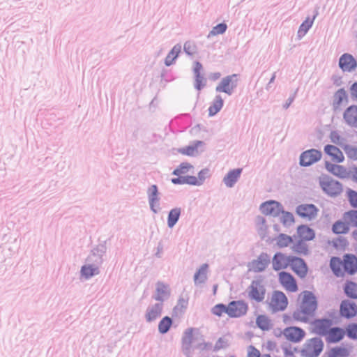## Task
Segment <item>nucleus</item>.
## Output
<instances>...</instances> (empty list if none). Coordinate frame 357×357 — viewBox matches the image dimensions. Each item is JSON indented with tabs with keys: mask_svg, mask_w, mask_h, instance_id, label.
<instances>
[{
	"mask_svg": "<svg viewBox=\"0 0 357 357\" xmlns=\"http://www.w3.org/2000/svg\"><path fill=\"white\" fill-rule=\"evenodd\" d=\"M318 307V301L314 294L310 291L303 292L300 309L293 312L292 318L297 321L309 322V317H313Z\"/></svg>",
	"mask_w": 357,
	"mask_h": 357,
	"instance_id": "obj_1",
	"label": "nucleus"
},
{
	"mask_svg": "<svg viewBox=\"0 0 357 357\" xmlns=\"http://www.w3.org/2000/svg\"><path fill=\"white\" fill-rule=\"evenodd\" d=\"M242 171V168H236L229 171L223 178V182L226 186L232 188L240 178Z\"/></svg>",
	"mask_w": 357,
	"mask_h": 357,
	"instance_id": "obj_30",
	"label": "nucleus"
},
{
	"mask_svg": "<svg viewBox=\"0 0 357 357\" xmlns=\"http://www.w3.org/2000/svg\"><path fill=\"white\" fill-rule=\"evenodd\" d=\"M146 192L150 209L154 213H158L160 209L159 204L160 198L158 185L155 184L151 185L148 188Z\"/></svg>",
	"mask_w": 357,
	"mask_h": 357,
	"instance_id": "obj_16",
	"label": "nucleus"
},
{
	"mask_svg": "<svg viewBox=\"0 0 357 357\" xmlns=\"http://www.w3.org/2000/svg\"><path fill=\"white\" fill-rule=\"evenodd\" d=\"M346 123L354 128H357V113H343Z\"/></svg>",
	"mask_w": 357,
	"mask_h": 357,
	"instance_id": "obj_59",
	"label": "nucleus"
},
{
	"mask_svg": "<svg viewBox=\"0 0 357 357\" xmlns=\"http://www.w3.org/2000/svg\"><path fill=\"white\" fill-rule=\"evenodd\" d=\"M197 328H187L182 336V349L184 354L187 357H190V352L191 349L192 343L193 342V331Z\"/></svg>",
	"mask_w": 357,
	"mask_h": 357,
	"instance_id": "obj_26",
	"label": "nucleus"
},
{
	"mask_svg": "<svg viewBox=\"0 0 357 357\" xmlns=\"http://www.w3.org/2000/svg\"><path fill=\"white\" fill-rule=\"evenodd\" d=\"M247 357H261L260 351L253 345L248 347Z\"/></svg>",
	"mask_w": 357,
	"mask_h": 357,
	"instance_id": "obj_64",
	"label": "nucleus"
},
{
	"mask_svg": "<svg viewBox=\"0 0 357 357\" xmlns=\"http://www.w3.org/2000/svg\"><path fill=\"white\" fill-rule=\"evenodd\" d=\"M210 169L208 168H204L201 169L197 174V177H196L197 183H195V186L202 185L206 178L210 177Z\"/></svg>",
	"mask_w": 357,
	"mask_h": 357,
	"instance_id": "obj_52",
	"label": "nucleus"
},
{
	"mask_svg": "<svg viewBox=\"0 0 357 357\" xmlns=\"http://www.w3.org/2000/svg\"><path fill=\"white\" fill-rule=\"evenodd\" d=\"M192 73L194 75V88L202 91L207 84V79L204 77V68L201 62L195 61L193 63Z\"/></svg>",
	"mask_w": 357,
	"mask_h": 357,
	"instance_id": "obj_9",
	"label": "nucleus"
},
{
	"mask_svg": "<svg viewBox=\"0 0 357 357\" xmlns=\"http://www.w3.org/2000/svg\"><path fill=\"white\" fill-rule=\"evenodd\" d=\"M205 143L203 141L195 140L192 142V144L186 146L183 148L178 149L177 151L188 156H195L196 153H198V147L199 146L204 145Z\"/></svg>",
	"mask_w": 357,
	"mask_h": 357,
	"instance_id": "obj_35",
	"label": "nucleus"
},
{
	"mask_svg": "<svg viewBox=\"0 0 357 357\" xmlns=\"http://www.w3.org/2000/svg\"><path fill=\"white\" fill-rule=\"evenodd\" d=\"M248 305L243 300L232 301L228 304L227 315L231 318H238L246 314Z\"/></svg>",
	"mask_w": 357,
	"mask_h": 357,
	"instance_id": "obj_10",
	"label": "nucleus"
},
{
	"mask_svg": "<svg viewBox=\"0 0 357 357\" xmlns=\"http://www.w3.org/2000/svg\"><path fill=\"white\" fill-rule=\"evenodd\" d=\"M349 245V241L345 237L339 236L336 239L333 241V246L338 249L339 248L342 250H345L346 247Z\"/></svg>",
	"mask_w": 357,
	"mask_h": 357,
	"instance_id": "obj_60",
	"label": "nucleus"
},
{
	"mask_svg": "<svg viewBox=\"0 0 357 357\" xmlns=\"http://www.w3.org/2000/svg\"><path fill=\"white\" fill-rule=\"evenodd\" d=\"M297 234L300 239L312 241L315 238V231L307 225H301L297 227Z\"/></svg>",
	"mask_w": 357,
	"mask_h": 357,
	"instance_id": "obj_34",
	"label": "nucleus"
},
{
	"mask_svg": "<svg viewBox=\"0 0 357 357\" xmlns=\"http://www.w3.org/2000/svg\"><path fill=\"white\" fill-rule=\"evenodd\" d=\"M288 298L284 292L278 290L273 291L270 306L273 312L284 311L288 305Z\"/></svg>",
	"mask_w": 357,
	"mask_h": 357,
	"instance_id": "obj_12",
	"label": "nucleus"
},
{
	"mask_svg": "<svg viewBox=\"0 0 357 357\" xmlns=\"http://www.w3.org/2000/svg\"><path fill=\"white\" fill-rule=\"evenodd\" d=\"M173 324V319L169 316H165L159 321L158 331L160 334L165 335L169 332Z\"/></svg>",
	"mask_w": 357,
	"mask_h": 357,
	"instance_id": "obj_44",
	"label": "nucleus"
},
{
	"mask_svg": "<svg viewBox=\"0 0 357 357\" xmlns=\"http://www.w3.org/2000/svg\"><path fill=\"white\" fill-rule=\"evenodd\" d=\"M291 259L289 266L291 269L300 278H304L306 277L308 272V266L305 261L297 256H293Z\"/></svg>",
	"mask_w": 357,
	"mask_h": 357,
	"instance_id": "obj_14",
	"label": "nucleus"
},
{
	"mask_svg": "<svg viewBox=\"0 0 357 357\" xmlns=\"http://www.w3.org/2000/svg\"><path fill=\"white\" fill-rule=\"evenodd\" d=\"M293 255L286 256L281 252H277L274 254L272 259L273 269L278 271L287 268L289 266L291 259Z\"/></svg>",
	"mask_w": 357,
	"mask_h": 357,
	"instance_id": "obj_21",
	"label": "nucleus"
},
{
	"mask_svg": "<svg viewBox=\"0 0 357 357\" xmlns=\"http://www.w3.org/2000/svg\"><path fill=\"white\" fill-rule=\"evenodd\" d=\"M261 283L262 280H254L248 288L249 298L258 303L263 301L266 294V288Z\"/></svg>",
	"mask_w": 357,
	"mask_h": 357,
	"instance_id": "obj_8",
	"label": "nucleus"
},
{
	"mask_svg": "<svg viewBox=\"0 0 357 357\" xmlns=\"http://www.w3.org/2000/svg\"><path fill=\"white\" fill-rule=\"evenodd\" d=\"M276 240V245L280 248L287 247L289 244L294 242L293 238L291 236H289L283 233L280 234L277 236Z\"/></svg>",
	"mask_w": 357,
	"mask_h": 357,
	"instance_id": "obj_46",
	"label": "nucleus"
},
{
	"mask_svg": "<svg viewBox=\"0 0 357 357\" xmlns=\"http://www.w3.org/2000/svg\"><path fill=\"white\" fill-rule=\"evenodd\" d=\"M208 268V264H202L194 274V282L195 285L205 283L207 280V270Z\"/></svg>",
	"mask_w": 357,
	"mask_h": 357,
	"instance_id": "obj_37",
	"label": "nucleus"
},
{
	"mask_svg": "<svg viewBox=\"0 0 357 357\" xmlns=\"http://www.w3.org/2000/svg\"><path fill=\"white\" fill-rule=\"evenodd\" d=\"M223 105L224 100L221 96L217 95L211 102V105L208 108L207 112H220L222 108Z\"/></svg>",
	"mask_w": 357,
	"mask_h": 357,
	"instance_id": "obj_48",
	"label": "nucleus"
},
{
	"mask_svg": "<svg viewBox=\"0 0 357 357\" xmlns=\"http://www.w3.org/2000/svg\"><path fill=\"white\" fill-rule=\"evenodd\" d=\"M338 66L343 72L351 73L357 68V60L351 54L344 53L339 58Z\"/></svg>",
	"mask_w": 357,
	"mask_h": 357,
	"instance_id": "obj_18",
	"label": "nucleus"
},
{
	"mask_svg": "<svg viewBox=\"0 0 357 357\" xmlns=\"http://www.w3.org/2000/svg\"><path fill=\"white\" fill-rule=\"evenodd\" d=\"M340 314L347 319L354 318L357 315V305L350 300H343L340 305Z\"/></svg>",
	"mask_w": 357,
	"mask_h": 357,
	"instance_id": "obj_19",
	"label": "nucleus"
},
{
	"mask_svg": "<svg viewBox=\"0 0 357 357\" xmlns=\"http://www.w3.org/2000/svg\"><path fill=\"white\" fill-rule=\"evenodd\" d=\"M193 168V166L187 162H181L176 169H174L172 172V174L174 176H179L181 174H184L188 172L191 169Z\"/></svg>",
	"mask_w": 357,
	"mask_h": 357,
	"instance_id": "obj_50",
	"label": "nucleus"
},
{
	"mask_svg": "<svg viewBox=\"0 0 357 357\" xmlns=\"http://www.w3.org/2000/svg\"><path fill=\"white\" fill-rule=\"evenodd\" d=\"M227 29V25L225 22H221L215 25L213 27V29L209 31L207 38H211L212 36L223 34L225 33Z\"/></svg>",
	"mask_w": 357,
	"mask_h": 357,
	"instance_id": "obj_51",
	"label": "nucleus"
},
{
	"mask_svg": "<svg viewBox=\"0 0 357 357\" xmlns=\"http://www.w3.org/2000/svg\"><path fill=\"white\" fill-rule=\"evenodd\" d=\"M278 276L280 283L286 290L291 292H296L298 290L296 280L292 274L287 271H281Z\"/></svg>",
	"mask_w": 357,
	"mask_h": 357,
	"instance_id": "obj_17",
	"label": "nucleus"
},
{
	"mask_svg": "<svg viewBox=\"0 0 357 357\" xmlns=\"http://www.w3.org/2000/svg\"><path fill=\"white\" fill-rule=\"evenodd\" d=\"M282 215L280 218V222L285 227L291 226L295 222L294 215L289 211H286L284 210V207L282 208V212L281 213Z\"/></svg>",
	"mask_w": 357,
	"mask_h": 357,
	"instance_id": "obj_49",
	"label": "nucleus"
},
{
	"mask_svg": "<svg viewBox=\"0 0 357 357\" xmlns=\"http://www.w3.org/2000/svg\"><path fill=\"white\" fill-rule=\"evenodd\" d=\"M181 50L182 47L181 44L178 43L175 45L165 57V65L166 66H170L175 63L176 59L179 56L180 53L181 52Z\"/></svg>",
	"mask_w": 357,
	"mask_h": 357,
	"instance_id": "obj_36",
	"label": "nucleus"
},
{
	"mask_svg": "<svg viewBox=\"0 0 357 357\" xmlns=\"http://www.w3.org/2000/svg\"><path fill=\"white\" fill-rule=\"evenodd\" d=\"M344 217L349 219V222L353 227H357V210H350L344 213Z\"/></svg>",
	"mask_w": 357,
	"mask_h": 357,
	"instance_id": "obj_61",
	"label": "nucleus"
},
{
	"mask_svg": "<svg viewBox=\"0 0 357 357\" xmlns=\"http://www.w3.org/2000/svg\"><path fill=\"white\" fill-rule=\"evenodd\" d=\"M171 182L174 185L188 184L195 185V183H197L196 176L191 175L182 176V174L171 178Z\"/></svg>",
	"mask_w": 357,
	"mask_h": 357,
	"instance_id": "obj_39",
	"label": "nucleus"
},
{
	"mask_svg": "<svg viewBox=\"0 0 357 357\" xmlns=\"http://www.w3.org/2000/svg\"><path fill=\"white\" fill-rule=\"evenodd\" d=\"M343 268L344 273L353 275L357 272V257L354 254L347 253L343 256Z\"/></svg>",
	"mask_w": 357,
	"mask_h": 357,
	"instance_id": "obj_23",
	"label": "nucleus"
},
{
	"mask_svg": "<svg viewBox=\"0 0 357 357\" xmlns=\"http://www.w3.org/2000/svg\"><path fill=\"white\" fill-rule=\"evenodd\" d=\"M318 212L319 208L313 204H300L296 208V213L299 217L309 220L314 219Z\"/></svg>",
	"mask_w": 357,
	"mask_h": 357,
	"instance_id": "obj_15",
	"label": "nucleus"
},
{
	"mask_svg": "<svg viewBox=\"0 0 357 357\" xmlns=\"http://www.w3.org/2000/svg\"><path fill=\"white\" fill-rule=\"evenodd\" d=\"M99 273V267L91 263H86L81 267L80 275L85 280H89Z\"/></svg>",
	"mask_w": 357,
	"mask_h": 357,
	"instance_id": "obj_32",
	"label": "nucleus"
},
{
	"mask_svg": "<svg viewBox=\"0 0 357 357\" xmlns=\"http://www.w3.org/2000/svg\"><path fill=\"white\" fill-rule=\"evenodd\" d=\"M160 84L165 82V83L173 81L174 79V77L170 70L162 68L160 73Z\"/></svg>",
	"mask_w": 357,
	"mask_h": 357,
	"instance_id": "obj_58",
	"label": "nucleus"
},
{
	"mask_svg": "<svg viewBox=\"0 0 357 357\" xmlns=\"http://www.w3.org/2000/svg\"><path fill=\"white\" fill-rule=\"evenodd\" d=\"M324 165L329 173L340 178H346L350 175V172L343 165L333 164L328 160L325 161Z\"/></svg>",
	"mask_w": 357,
	"mask_h": 357,
	"instance_id": "obj_22",
	"label": "nucleus"
},
{
	"mask_svg": "<svg viewBox=\"0 0 357 357\" xmlns=\"http://www.w3.org/2000/svg\"><path fill=\"white\" fill-rule=\"evenodd\" d=\"M344 261L339 257H332L330 260V268L333 275L337 278H342L344 275V271H342Z\"/></svg>",
	"mask_w": 357,
	"mask_h": 357,
	"instance_id": "obj_31",
	"label": "nucleus"
},
{
	"mask_svg": "<svg viewBox=\"0 0 357 357\" xmlns=\"http://www.w3.org/2000/svg\"><path fill=\"white\" fill-rule=\"evenodd\" d=\"M319 7L316 6L312 17H307L300 25L297 32V36L299 39L302 38L312 26L314 20L319 15Z\"/></svg>",
	"mask_w": 357,
	"mask_h": 357,
	"instance_id": "obj_25",
	"label": "nucleus"
},
{
	"mask_svg": "<svg viewBox=\"0 0 357 357\" xmlns=\"http://www.w3.org/2000/svg\"><path fill=\"white\" fill-rule=\"evenodd\" d=\"M334 322L327 317L314 319L311 325L313 326L312 333L322 337H326Z\"/></svg>",
	"mask_w": 357,
	"mask_h": 357,
	"instance_id": "obj_6",
	"label": "nucleus"
},
{
	"mask_svg": "<svg viewBox=\"0 0 357 357\" xmlns=\"http://www.w3.org/2000/svg\"><path fill=\"white\" fill-rule=\"evenodd\" d=\"M256 324L257 327L263 331H269L272 328L271 321L266 315H258L256 319Z\"/></svg>",
	"mask_w": 357,
	"mask_h": 357,
	"instance_id": "obj_43",
	"label": "nucleus"
},
{
	"mask_svg": "<svg viewBox=\"0 0 357 357\" xmlns=\"http://www.w3.org/2000/svg\"><path fill=\"white\" fill-rule=\"evenodd\" d=\"M320 188L323 192L331 197L340 195L343 191L342 184L327 174H321L319 178Z\"/></svg>",
	"mask_w": 357,
	"mask_h": 357,
	"instance_id": "obj_2",
	"label": "nucleus"
},
{
	"mask_svg": "<svg viewBox=\"0 0 357 357\" xmlns=\"http://www.w3.org/2000/svg\"><path fill=\"white\" fill-rule=\"evenodd\" d=\"M345 336L344 329L340 326H333L325 337L328 344H336L342 341Z\"/></svg>",
	"mask_w": 357,
	"mask_h": 357,
	"instance_id": "obj_24",
	"label": "nucleus"
},
{
	"mask_svg": "<svg viewBox=\"0 0 357 357\" xmlns=\"http://www.w3.org/2000/svg\"><path fill=\"white\" fill-rule=\"evenodd\" d=\"M155 293V295L153 296V298L162 303L169 298L171 294L169 285L160 281L156 283Z\"/></svg>",
	"mask_w": 357,
	"mask_h": 357,
	"instance_id": "obj_27",
	"label": "nucleus"
},
{
	"mask_svg": "<svg viewBox=\"0 0 357 357\" xmlns=\"http://www.w3.org/2000/svg\"><path fill=\"white\" fill-rule=\"evenodd\" d=\"M322 153L321 151L310 149L301 153L299 158V165L301 167H310L321 160Z\"/></svg>",
	"mask_w": 357,
	"mask_h": 357,
	"instance_id": "obj_5",
	"label": "nucleus"
},
{
	"mask_svg": "<svg viewBox=\"0 0 357 357\" xmlns=\"http://www.w3.org/2000/svg\"><path fill=\"white\" fill-rule=\"evenodd\" d=\"M330 139H331V141L333 143L340 146L342 148L345 144L342 143V141H344V139L342 138L338 132L336 131V130H333V131L331 132V133H330Z\"/></svg>",
	"mask_w": 357,
	"mask_h": 357,
	"instance_id": "obj_62",
	"label": "nucleus"
},
{
	"mask_svg": "<svg viewBox=\"0 0 357 357\" xmlns=\"http://www.w3.org/2000/svg\"><path fill=\"white\" fill-rule=\"evenodd\" d=\"M106 242V241H102L91 250L86 259V263H91L98 267L103 263V255L107 252Z\"/></svg>",
	"mask_w": 357,
	"mask_h": 357,
	"instance_id": "obj_7",
	"label": "nucleus"
},
{
	"mask_svg": "<svg viewBox=\"0 0 357 357\" xmlns=\"http://www.w3.org/2000/svg\"><path fill=\"white\" fill-rule=\"evenodd\" d=\"M347 197L350 206L354 208H357V192L351 188L347 190Z\"/></svg>",
	"mask_w": 357,
	"mask_h": 357,
	"instance_id": "obj_57",
	"label": "nucleus"
},
{
	"mask_svg": "<svg viewBox=\"0 0 357 357\" xmlns=\"http://www.w3.org/2000/svg\"><path fill=\"white\" fill-rule=\"evenodd\" d=\"M282 204L276 200H268L261 204L259 210L265 215H271L274 218L280 215L282 212Z\"/></svg>",
	"mask_w": 357,
	"mask_h": 357,
	"instance_id": "obj_11",
	"label": "nucleus"
},
{
	"mask_svg": "<svg viewBox=\"0 0 357 357\" xmlns=\"http://www.w3.org/2000/svg\"><path fill=\"white\" fill-rule=\"evenodd\" d=\"M271 262L270 256L266 252H261L256 259L248 263L249 270L255 273H261L265 271Z\"/></svg>",
	"mask_w": 357,
	"mask_h": 357,
	"instance_id": "obj_13",
	"label": "nucleus"
},
{
	"mask_svg": "<svg viewBox=\"0 0 357 357\" xmlns=\"http://www.w3.org/2000/svg\"><path fill=\"white\" fill-rule=\"evenodd\" d=\"M180 307L182 309L185 310L188 307V300L184 299L182 297H180L178 300L177 305L173 308L172 316L177 315V310Z\"/></svg>",
	"mask_w": 357,
	"mask_h": 357,
	"instance_id": "obj_63",
	"label": "nucleus"
},
{
	"mask_svg": "<svg viewBox=\"0 0 357 357\" xmlns=\"http://www.w3.org/2000/svg\"><path fill=\"white\" fill-rule=\"evenodd\" d=\"M238 74H232L223 77L216 86L215 91L231 96L238 86Z\"/></svg>",
	"mask_w": 357,
	"mask_h": 357,
	"instance_id": "obj_4",
	"label": "nucleus"
},
{
	"mask_svg": "<svg viewBox=\"0 0 357 357\" xmlns=\"http://www.w3.org/2000/svg\"><path fill=\"white\" fill-rule=\"evenodd\" d=\"M181 213V208L178 207L174 208L169 211L167 215V226L169 228H173L178 222Z\"/></svg>",
	"mask_w": 357,
	"mask_h": 357,
	"instance_id": "obj_40",
	"label": "nucleus"
},
{
	"mask_svg": "<svg viewBox=\"0 0 357 357\" xmlns=\"http://www.w3.org/2000/svg\"><path fill=\"white\" fill-rule=\"evenodd\" d=\"M344 293L347 297L351 299H357V283L351 280H347L343 286Z\"/></svg>",
	"mask_w": 357,
	"mask_h": 357,
	"instance_id": "obj_38",
	"label": "nucleus"
},
{
	"mask_svg": "<svg viewBox=\"0 0 357 357\" xmlns=\"http://www.w3.org/2000/svg\"><path fill=\"white\" fill-rule=\"evenodd\" d=\"M227 312L228 305H225L224 303H218L211 309V312L218 317H221L222 313L227 314Z\"/></svg>",
	"mask_w": 357,
	"mask_h": 357,
	"instance_id": "obj_56",
	"label": "nucleus"
},
{
	"mask_svg": "<svg viewBox=\"0 0 357 357\" xmlns=\"http://www.w3.org/2000/svg\"><path fill=\"white\" fill-rule=\"evenodd\" d=\"M163 309V304L162 303H157L147 307L145 319L147 322H152L156 320L162 314Z\"/></svg>",
	"mask_w": 357,
	"mask_h": 357,
	"instance_id": "obj_29",
	"label": "nucleus"
},
{
	"mask_svg": "<svg viewBox=\"0 0 357 357\" xmlns=\"http://www.w3.org/2000/svg\"><path fill=\"white\" fill-rule=\"evenodd\" d=\"M229 347V340L225 337H220L216 341L213 348V351L215 352L218 351L220 349H225Z\"/></svg>",
	"mask_w": 357,
	"mask_h": 357,
	"instance_id": "obj_55",
	"label": "nucleus"
},
{
	"mask_svg": "<svg viewBox=\"0 0 357 357\" xmlns=\"http://www.w3.org/2000/svg\"><path fill=\"white\" fill-rule=\"evenodd\" d=\"M283 335L289 341L298 343L305 337V332L298 326H289L284 328Z\"/></svg>",
	"mask_w": 357,
	"mask_h": 357,
	"instance_id": "obj_20",
	"label": "nucleus"
},
{
	"mask_svg": "<svg viewBox=\"0 0 357 357\" xmlns=\"http://www.w3.org/2000/svg\"><path fill=\"white\" fill-rule=\"evenodd\" d=\"M324 153L331 158L336 163H342L344 160V156L341 150L335 145L326 144L324 148Z\"/></svg>",
	"mask_w": 357,
	"mask_h": 357,
	"instance_id": "obj_28",
	"label": "nucleus"
},
{
	"mask_svg": "<svg viewBox=\"0 0 357 357\" xmlns=\"http://www.w3.org/2000/svg\"><path fill=\"white\" fill-rule=\"evenodd\" d=\"M345 102H348V95L344 88L338 89L333 96V107L334 112H337L340 109V106Z\"/></svg>",
	"mask_w": 357,
	"mask_h": 357,
	"instance_id": "obj_33",
	"label": "nucleus"
},
{
	"mask_svg": "<svg viewBox=\"0 0 357 357\" xmlns=\"http://www.w3.org/2000/svg\"><path fill=\"white\" fill-rule=\"evenodd\" d=\"M183 51L187 55L192 56L197 53V47L194 41L188 40L184 43Z\"/></svg>",
	"mask_w": 357,
	"mask_h": 357,
	"instance_id": "obj_54",
	"label": "nucleus"
},
{
	"mask_svg": "<svg viewBox=\"0 0 357 357\" xmlns=\"http://www.w3.org/2000/svg\"><path fill=\"white\" fill-rule=\"evenodd\" d=\"M349 231V223L341 220L335 221L332 226V231L335 234H346Z\"/></svg>",
	"mask_w": 357,
	"mask_h": 357,
	"instance_id": "obj_42",
	"label": "nucleus"
},
{
	"mask_svg": "<svg viewBox=\"0 0 357 357\" xmlns=\"http://www.w3.org/2000/svg\"><path fill=\"white\" fill-rule=\"evenodd\" d=\"M305 240L299 239L292 246L291 250L294 252L298 255H302L306 256L309 255V248L308 245L305 243Z\"/></svg>",
	"mask_w": 357,
	"mask_h": 357,
	"instance_id": "obj_41",
	"label": "nucleus"
},
{
	"mask_svg": "<svg viewBox=\"0 0 357 357\" xmlns=\"http://www.w3.org/2000/svg\"><path fill=\"white\" fill-rule=\"evenodd\" d=\"M349 350L344 347H335L331 348L327 357H348Z\"/></svg>",
	"mask_w": 357,
	"mask_h": 357,
	"instance_id": "obj_45",
	"label": "nucleus"
},
{
	"mask_svg": "<svg viewBox=\"0 0 357 357\" xmlns=\"http://www.w3.org/2000/svg\"><path fill=\"white\" fill-rule=\"evenodd\" d=\"M347 156L353 160H357V146L350 144H344L342 146Z\"/></svg>",
	"mask_w": 357,
	"mask_h": 357,
	"instance_id": "obj_53",
	"label": "nucleus"
},
{
	"mask_svg": "<svg viewBox=\"0 0 357 357\" xmlns=\"http://www.w3.org/2000/svg\"><path fill=\"white\" fill-rule=\"evenodd\" d=\"M305 348L301 351L304 357H318L322 352L324 344L321 337H314L307 341Z\"/></svg>",
	"mask_w": 357,
	"mask_h": 357,
	"instance_id": "obj_3",
	"label": "nucleus"
},
{
	"mask_svg": "<svg viewBox=\"0 0 357 357\" xmlns=\"http://www.w3.org/2000/svg\"><path fill=\"white\" fill-rule=\"evenodd\" d=\"M344 329L345 335H347L348 338L353 340H357V323H349Z\"/></svg>",
	"mask_w": 357,
	"mask_h": 357,
	"instance_id": "obj_47",
	"label": "nucleus"
}]
</instances>
